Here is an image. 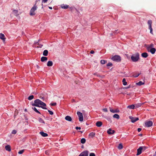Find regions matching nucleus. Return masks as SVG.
<instances>
[{
	"instance_id": "63",
	"label": "nucleus",
	"mask_w": 156,
	"mask_h": 156,
	"mask_svg": "<svg viewBox=\"0 0 156 156\" xmlns=\"http://www.w3.org/2000/svg\"><path fill=\"white\" fill-rule=\"evenodd\" d=\"M109 108L110 110V109H112V108H111V107H109Z\"/></svg>"
},
{
	"instance_id": "21",
	"label": "nucleus",
	"mask_w": 156,
	"mask_h": 156,
	"mask_svg": "<svg viewBox=\"0 0 156 156\" xmlns=\"http://www.w3.org/2000/svg\"><path fill=\"white\" fill-rule=\"evenodd\" d=\"M148 56V54L146 52H144L141 54V56L143 58H146Z\"/></svg>"
},
{
	"instance_id": "18",
	"label": "nucleus",
	"mask_w": 156,
	"mask_h": 156,
	"mask_svg": "<svg viewBox=\"0 0 156 156\" xmlns=\"http://www.w3.org/2000/svg\"><path fill=\"white\" fill-rule=\"evenodd\" d=\"M69 5L64 4H62L61 5V7L63 9H67L69 7Z\"/></svg>"
},
{
	"instance_id": "26",
	"label": "nucleus",
	"mask_w": 156,
	"mask_h": 156,
	"mask_svg": "<svg viewBox=\"0 0 156 156\" xmlns=\"http://www.w3.org/2000/svg\"><path fill=\"white\" fill-rule=\"evenodd\" d=\"M134 105H131L128 106L127 108L131 109H134L135 108Z\"/></svg>"
},
{
	"instance_id": "54",
	"label": "nucleus",
	"mask_w": 156,
	"mask_h": 156,
	"mask_svg": "<svg viewBox=\"0 0 156 156\" xmlns=\"http://www.w3.org/2000/svg\"><path fill=\"white\" fill-rule=\"evenodd\" d=\"M129 87H130V86H129V87H126L125 88H126V89H128V88H129Z\"/></svg>"
},
{
	"instance_id": "40",
	"label": "nucleus",
	"mask_w": 156,
	"mask_h": 156,
	"mask_svg": "<svg viewBox=\"0 0 156 156\" xmlns=\"http://www.w3.org/2000/svg\"><path fill=\"white\" fill-rule=\"evenodd\" d=\"M17 131L15 130H13L12 131V133L13 134H16V133Z\"/></svg>"
},
{
	"instance_id": "30",
	"label": "nucleus",
	"mask_w": 156,
	"mask_h": 156,
	"mask_svg": "<svg viewBox=\"0 0 156 156\" xmlns=\"http://www.w3.org/2000/svg\"><path fill=\"white\" fill-rule=\"evenodd\" d=\"M80 142L82 144H84L86 142V139L84 138H82Z\"/></svg>"
},
{
	"instance_id": "6",
	"label": "nucleus",
	"mask_w": 156,
	"mask_h": 156,
	"mask_svg": "<svg viewBox=\"0 0 156 156\" xmlns=\"http://www.w3.org/2000/svg\"><path fill=\"white\" fill-rule=\"evenodd\" d=\"M145 126L147 127H150L153 125V122L151 121H146L145 123Z\"/></svg>"
},
{
	"instance_id": "28",
	"label": "nucleus",
	"mask_w": 156,
	"mask_h": 156,
	"mask_svg": "<svg viewBox=\"0 0 156 156\" xmlns=\"http://www.w3.org/2000/svg\"><path fill=\"white\" fill-rule=\"evenodd\" d=\"M122 82L123 83V84L124 85H127V82L126 81V79L125 78H123L122 80Z\"/></svg>"
},
{
	"instance_id": "37",
	"label": "nucleus",
	"mask_w": 156,
	"mask_h": 156,
	"mask_svg": "<svg viewBox=\"0 0 156 156\" xmlns=\"http://www.w3.org/2000/svg\"><path fill=\"white\" fill-rule=\"evenodd\" d=\"M57 104L56 103L54 102V103H50V105L51 106H55Z\"/></svg>"
},
{
	"instance_id": "12",
	"label": "nucleus",
	"mask_w": 156,
	"mask_h": 156,
	"mask_svg": "<svg viewBox=\"0 0 156 156\" xmlns=\"http://www.w3.org/2000/svg\"><path fill=\"white\" fill-rule=\"evenodd\" d=\"M0 38L3 41H5V36L2 33L0 34Z\"/></svg>"
},
{
	"instance_id": "58",
	"label": "nucleus",
	"mask_w": 156,
	"mask_h": 156,
	"mask_svg": "<svg viewBox=\"0 0 156 156\" xmlns=\"http://www.w3.org/2000/svg\"><path fill=\"white\" fill-rule=\"evenodd\" d=\"M49 9H52V7H49Z\"/></svg>"
},
{
	"instance_id": "11",
	"label": "nucleus",
	"mask_w": 156,
	"mask_h": 156,
	"mask_svg": "<svg viewBox=\"0 0 156 156\" xmlns=\"http://www.w3.org/2000/svg\"><path fill=\"white\" fill-rule=\"evenodd\" d=\"M48 58L47 57L43 56L41 58V61L42 62H45L47 61Z\"/></svg>"
},
{
	"instance_id": "7",
	"label": "nucleus",
	"mask_w": 156,
	"mask_h": 156,
	"mask_svg": "<svg viewBox=\"0 0 156 156\" xmlns=\"http://www.w3.org/2000/svg\"><path fill=\"white\" fill-rule=\"evenodd\" d=\"M88 151H85L81 152L78 156H88Z\"/></svg>"
},
{
	"instance_id": "41",
	"label": "nucleus",
	"mask_w": 156,
	"mask_h": 156,
	"mask_svg": "<svg viewBox=\"0 0 156 156\" xmlns=\"http://www.w3.org/2000/svg\"><path fill=\"white\" fill-rule=\"evenodd\" d=\"M149 29L150 30V32L151 34H153V32H152V30H153V29H152V27H150V28H149Z\"/></svg>"
},
{
	"instance_id": "19",
	"label": "nucleus",
	"mask_w": 156,
	"mask_h": 156,
	"mask_svg": "<svg viewBox=\"0 0 156 156\" xmlns=\"http://www.w3.org/2000/svg\"><path fill=\"white\" fill-rule=\"evenodd\" d=\"M110 111L112 113H118L119 112V110L118 109H116L115 110L110 109Z\"/></svg>"
},
{
	"instance_id": "52",
	"label": "nucleus",
	"mask_w": 156,
	"mask_h": 156,
	"mask_svg": "<svg viewBox=\"0 0 156 156\" xmlns=\"http://www.w3.org/2000/svg\"><path fill=\"white\" fill-rule=\"evenodd\" d=\"M143 147V150H145L147 148V147Z\"/></svg>"
},
{
	"instance_id": "3",
	"label": "nucleus",
	"mask_w": 156,
	"mask_h": 156,
	"mask_svg": "<svg viewBox=\"0 0 156 156\" xmlns=\"http://www.w3.org/2000/svg\"><path fill=\"white\" fill-rule=\"evenodd\" d=\"M36 5V3H35L34 6L30 10V14L31 16H33L35 15L36 13L35 11L37 8Z\"/></svg>"
},
{
	"instance_id": "23",
	"label": "nucleus",
	"mask_w": 156,
	"mask_h": 156,
	"mask_svg": "<svg viewBox=\"0 0 156 156\" xmlns=\"http://www.w3.org/2000/svg\"><path fill=\"white\" fill-rule=\"evenodd\" d=\"M155 51L156 50L154 48H151L150 50V51L151 53L153 54L155 53Z\"/></svg>"
},
{
	"instance_id": "2",
	"label": "nucleus",
	"mask_w": 156,
	"mask_h": 156,
	"mask_svg": "<svg viewBox=\"0 0 156 156\" xmlns=\"http://www.w3.org/2000/svg\"><path fill=\"white\" fill-rule=\"evenodd\" d=\"M139 58V54L137 52L133 55L131 56V59L133 62H136L138 61Z\"/></svg>"
},
{
	"instance_id": "64",
	"label": "nucleus",
	"mask_w": 156,
	"mask_h": 156,
	"mask_svg": "<svg viewBox=\"0 0 156 156\" xmlns=\"http://www.w3.org/2000/svg\"><path fill=\"white\" fill-rule=\"evenodd\" d=\"M17 110H16L15 111V112H17Z\"/></svg>"
},
{
	"instance_id": "53",
	"label": "nucleus",
	"mask_w": 156,
	"mask_h": 156,
	"mask_svg": "<svg viewBox=\"0 0 156 156\" xmlns=\"http://www.w3.org/2000/svg\"><path fill=\"white\" fill-rule=\"evenodd\" d=\"M94 53V51L93 50L91 51L90 52V53L92 54H93Z\"/></svg>"
},
{
	"instance_id": "39",
	"label": "nucleus",
	"mask_w": 156,
	"mask_h": 156,
	"mask_svg": "<svg viewBox=\"0 0 156 156\" xmlns=\"http://www.w3.org/2000/svg\"><path fill=\"white\" fill-rule=\"evenodd\" d=\"M112 63H111V62H109L108 63V64H107V66H112Z\"/></svg>"
},
{
	"instance_id": "60",
	"label": "nucleus",
	"mask_w": 156,
	"mask_h": 156,
	"mask_svg": "<svg viewBox=\"0 0 156 156\" xmlns=\"http://www.w3.org/2000/svg\"><path fill=\"white\" fill-rule=\"evenodd\" d=\"M139 136H142V134H140L139 135Z\"/></svg>"
},
{
	"instance_id": "31",
	"label": "nucleus",
	"mask_w": 156,
	"mask_h": 156,
	"mask_svg": "<svg viewBox=\"0 0 156 156\" xmlns=\"http://www.w3.org/2000/svg\"><path fill=\"white\" fill-rule=\"evenodd\" d=\"M95 135V133L93 132H91V133H90L89 134V136H91L92 137L94 136Z\"/></svg>"
},
{
	"instance_id": "22",
	"label": "nucleus",
	"mask_w": 156,
	"mask_h": 156,
	"mask_svg": "<svg viewBox=\"0 0 156 156\" xmlns=\"http://www.w3.org/2000/svg\"><path fill=\"white\" fill-rule=\"evenodd\" d=\"M5 149L6 151H11V147L9 145H7L5 146Z\"/></svg>"
},
{
	"instance_id": "55",
	"label": "nucleus",
	"mask_w": 156,
	"mask_h": 156,
	"mask_svg": "<svg viewBox=\"0 0 156 156\" xmlns=\"http://www.w3.org/2000/svg\"><path fill=\"white\" fill-rule=\"evenodd\" d=\"M47 65L48 66H49V61H48L47 63Z\"/></svg>"
},
{
	"instance_id": "35",
	"label": "nucleus",
	"mask_w": 156,
	"mask_h": 156,
	"mask_svg": "<svg viewBox=\"0 0 156 156\" xmlns=\"http://www.w3.org/2000/svg\"><path fill=\"white\" fill-rule=\"evenodd\" d=\"M107 61L105 60H101V63L102 64H104Z\"/></svg>"
},
{
	"instance_id": "45",
	"label": "nucleus",
	"mask_w": 156,
	"mask_h": 156,
	"mask_svg": "<svg viewBox=\"0 0 156 156\" xmlns=\"http://www.w3.org/2000/svg\"><path fill=\"white\" fill-rule=\"evenodd\" d=\"M140 74H135L133 75V76L135 77H137Z\"/></svg>"
},
{
	"instance_id": "24",
	"label": "nucleus",
	"mask_w": 156,
	"mask_h": 156,
	"mask_svg": "<svg viewBox=\"0 0 156 156\" xmlns=\"http://www.w3.org/2000/svg\"><path fill=\"white\" fill-rule=\"evenodd\" d=\"M147 23L149 26V28H150V27L151 28V27H151V24L152 23V21L151 20H148V22H147Z\"/></svg>"
},
{
	"instance_id": "25",
	"label": "nucleus",
	"mask_w": 156,
	"mask_h": 156,
	"mask_svg": "<svg viewBox=\"0 0 156 156\" xmlns=\"http://www.w3.org/2000/svg\"><path fill=\"white\" fill-rule=\"evenodd\" d=\"M48 51L47 50H45L44 51L43 53V55L44 56H46L48 55Z\"/></svg>"
},
{
	"instance_id": "20",
	"label": "nucleus",
	"mask_w": 156,
	"mask_h": 156,
	"mask_svg": "<svg viewBox=\"0 0 156 156\" xmlns=\"http://www.w3.org/2000/svg\"><path fill=\"white\" fill-rule=\"evenodd\" d=\"M40 133L43 137H46L48 136V134L47 133H44L43 132H40Z\"/></svg>"
},
{
	"instance_id": "42",
	"label": "nucleus",
	"mask_w": 156,
	"mask_h": 156,
	"mask_svg": "<svg viewBox=\"0 0 156 156\" xmlns=\"http://www.w3.org/2000/svg\"><path fill=\"white\" fill-rule=\"evenodd\" d=\"M153 44H151V45L150 46H149V47L147 48V49L148 51H149V49L151 47H152L153 46Z\"/></svg>"
},
{
	"instance_id": "50",
	"label": "nucleus",
	"mask_w": 156,
	"mask_h": 156,
	"mask_svg": "<svg viewBox=\"0 0 156 156\" xmlns=\"http://www.w3.org/2000/svg\"><path fill=\"white\" fill-rule=\"evenodd\" d=\"M141 129L140 128H138L137 129V131L138 132H140L141 130Z\"/></svg>"
},
{
	"instance_id": "29",
	"label": "nucleus",
	"mask_w": 156,
	"mask_h": 156,
	"mask_svg": "<svg viewBox=\"0 0 156 156\" xmlns=\"http://www.w3.org/2000/svg\"><path fill=\"white\" fill-rule=\"evenodd\" d=\"M32 108L34 110L35 112L39 114H41L40 112L35 107H33Z\"/></svg>"
},
{
	"instance_id": "47",
	"label": "nucleus",
	"mask_w": 156,
	"mask_h": 156,
	"mask_svg": "<svg viewBox=\"0 0 156 156\" xmlns=\"http://www.w3.org/2000/svg\"><path fill=\"white\" fill-rule=\"evenodd\" d=\"M75 129L76 130H77V129H81V128L80 127H78V126H76V127Z\"/></svg>"
},
{
	"instance_id": "57",
	"label": "nucleus",
	"mask_w": 156,
	"mask_h": 156,
	"mask_svg": "<svg viewBox=\"0 0 156 156\" xmlns=\"http://www.w3.org/2000/svg\"><path fill=\"white\" fill-rule=\"evenodd\" d=\"M40 0H36V2L35 3H37V2H38V1H40Z\"/></svg>"
},
{
	"instance_id": "59",
	"label": "nucleus",
	"mask_w": 156,
	"mask_h": 156,
	"mask_svg": "<svg viewBox=\"0 0 156 156\" xmlns=\"http://www.w3.org/2000/svg\"><path fill=\"white\" fill-rule=\"evenodd\" d=\"M154 156H156V151H155V153H154Z\"/></svg>"
},
{
	"instance_id": "51",
	"label": "nucleus",
	"mask_w": 156,
	"mask_h": 156,
	"mask_svg": "<svg viewBox=\"0 0 156 156\" xmlns=\"http://www.w3.org/2000/svg\"><path fill=\"white\" fill-rule=\"evenodd\" d=\"M48 1V0H42V2L45 3Z\"/></svg>"
},
{
	"instance_id": "13",
	"label": "nucleus",
	"mask_w": 156,
	"mask_h": 156,
	"mask_svg": "<svg viewBox=\"0 0 156 156\" xmlns=\"http://www.w3.org/2000/svg\"><path fill=\"white\" fill-rule=\"evenodd\" d=\"M107 132L108 134H112L115 133V131L114 130H112L111 129H109L107 131Z\"/></svg>"
},
{
	"instance_id": "49",
	"label": "nucleus",
	"mask_w": 156,
	"mask_h": 156,
	"mask_svg": "<svg viewBox=\"0 0 156 156\" xmlns=\"http://www.w3.org/2000/svg\"><path fill=\"white\" fill-rule=\"evenodd\" d=\"M53 114V112L52 111L49 110V114L52 115Z\"/></svg>"
},
{
	"instance_id": "61",
	"label": "nucleus",
	"mask_w": 156,
	"mask_h": 156,
	"mask_svg": "<svg viewBox=\"0 0 156 156\" xmlns=\"http://www.w3.org/2000/svg\"><path fill=\"white\" fill-rule=\"evenodd\" d=\"M79 132H80V133H83V132L81 131H79Z\"/></svg>"
},
{
	"instance_id": "33",
	"label": "nucleus",
	"mask_w": 156,
	"mask_h": 156,
	"mask_svg": "<svg viewBox=\"0 0 156 156\" xmlns=\"http://www.w3.org/2000/svg\"><path fill=\"white\" fill-rule=\"evenodd\" d=\"M34 98V96L33 95H31L29 96L28 98V99L29 100H32Z\"/></svg>"
},
{
	"instance_id": "16",
	"label": "nucleus",
	"mask_w": 156,
	"mask_h": 156,
	"mask_svg": "<svg viewBox=\"0 0 156 156\" xmlns=\"http://www.w3.org/2000/svg\"><path fill=\"white\" fill-rule=\"evenodd\" d=\"M143 104V103H138L135 104L134 105L135 107V108H138L139 107H140Z\"/></svg>"
},
{
	"instance_id": "8",
	"label": "nucleus",
	"mask_w": 156,
	"mask_h": 156,
	"mask_svg": "<svg viewBox=\"0 0 156 156\" xmlns=\"http://www.w3.org/2000/svg\"><path fill=\"white\" fill-rule=\"evenodd\" d=\"M129 119H131V122L133 123H134L139 120V118L138 117L134 118L132 116H129Z\"/></svg>"
},
{
	"instance_id": "62",
	"label": "nucleus",
	"mask_w": 156,
	"mask_h": 156,
	"mask_svg": "<svg viewBox=\"0 0 156 156\" xmlns=\"http://www.w3.org/2000/svg\"><path fill=\"white\" fill-rule=\"evenodd\" d=\"M37 68H38L39 67V66H38V65H37Z\"/></svg>"
},
{
	"instance_id": "44",
	"label": "nucleus",
	"mask_w": 156,
	"mask_h": 156,
	"mask_svg": "<svg viewBox=\"0 0 156 156\" xmlns=\"http://www.w3.org/2000/svg\"><path fill=\"white\" fill-rule=\"evenodd\" d=\"M102 110L104 112H107L108 111V109L107 108H104L102 109Z\"/></svg>"
},
{
	"instance_id": "5",
	"label": "nucleus",
	"mask_w": 156,
	"mask_h": 156,
	"mask_svg": "<svg viewBox=\"0 0 156 156\" xmlns=\"http://www.w3.org/2000/svg\"><path fill=\"white\" fill-rule=\"evenodd\" d=\"M77 114L78 115L79 121L80 122L83 121V116L82 113L80 112H77Z\"/></svg>"
},
{
	"instance_id": "32",
	"label": "nucleus",
	"mask_w": 156,
	"mask_h": 156,
	"mask_svg": "<svg viewBox=\"0 0 156 156\" xmlns=\"http://www.w3.org/2000/svg\"><path fill=\"white\" fill-rule=\"evenodd\" d=\"M39 121L41 123H44V120L41 118H39Z\"/></svg>"
},
{
	"instance_id": "48",
	"label": "nucleus",
	"mask_w": 156,
	"mask_h": 156,
	"mask_svg": "<svg viewBox=\"0 0 156 156\" xmlns=\"http://www.w3.org/2000/svg\"><path fill=\"white\" fill-rule=\"evenodd\" d=\"M45 154L47 155L49 154V151L48 150L46 151H45Z\"/></svg>"
},
{
	"instance_id": "15",
	"label": "nucleus",
	"mask_w": 156,
	"mask_h": 156,
	"mask_svg": "<svg viewBox=\"0 0 156 156\" xmlns=\"http://www.w3.org/2000/svg\"><path fill=\"white\" fill-rule=\"evenodd\" d=\"M65 119L66 120L69 121V122H71L72 120V119L71 117L68 115L66 116V117H65Z\"/></svg>"
},
{
	"instance_id": "4",
	"label": "nucleus",
	"mask_w": 156,
	"mask_h": 156,
	"mask_svg": "<svg viewBox=\"0 0 156 156\" xmlns=\"http://www.w3.org/2000/svg\"><path fill=\"white\" fill-rule=\"evenodd\" d=\"M112 59L114 61L119 62L121 61V58L119 55H115L112 58Z\"/></svg>"
},
{
	"instance_id": "46",
	"label": "nucleus",
	"mask_w": 156,
	"mask_h": 156,
	"mask_svg": "<svg viewBox=\"0 0 156 156\" xmlns=\"http://www.w3.org/2000/svg\"><path fill=\"white\" fill-rule=\"evenodd\" d=\"M52 64L53 63L52 62L49 61V66H51Z\"/></svg>"
},
{
	"instance_id": "10",
	"label": "nucleus",
	"mask_w": 156,
	"mask_h": 156,
	"mask_svg": "<svg viewBox=\"0 0 156 156\" xmlns=\"http://www.w3.org/2000/svg\"><path fill=\"white\" fill-rule=\"evenodd\" d=\"M36 46L37 48H41L43 46V44L41 43V41L39 40L38 42L36 43Z\"/></svg>"
},
{
	"instance_id": "36",
	"label": "nucleus",
	"mask_w": 156,
	"mask_h": 156,
	"mask_svg": "<svg viewBox=\"0 0 156 156\" xmlns=\"http://www.w3.org/2000/svg\"><path fill=\"white\" fill-rule=\"evenodd\" d=\"M144 84V83L141 81H140L139 82L136 83V84L140 86Z\"/></svg>"
},
{
	"instance_id": "27",
	"label": "nucleus",
	"mask_w": 156,
	"mask_h": 156,
	"mask_svg": "<svg viewBox=\"0 0 156 156\" xmlns=\"http://www.w3.org/2000/svg\"><path fill=\"white\" fill-rule=\"evenodd\" d=\"M113 117L114 118H116L117 119H119V116L117 114H115L113 115Z\"/></svg>"
},
{
	"instance_id": "9",
	"label": "nucleus",
	"mask_w": 156,
	"mask_h": 156,
	"mask_svg": "<svg viewBox=\"0 0 156 156\" xmlns=\"http://www.w3.org/2000/svg\"><path fill=\"white\" fill-rule=\"evenodd\" d=\"M143 150V147H140L137 150V155H138L140 154L142 152V150Z\"/></svg>"
},
{
	"instance_id": "1",
	"label": "nucleus",
	"mask_w": 156,
	"mask_h": 156,
	"mask_svg": "<svg viewBox=\"0 0 156 156\" xmlns=\"http://www.w3.org/2000/svg\"><path fill=\"white\" fill-rule=\"evenodd\" d=\"M33 106L41 107L44 109H47L45 107L46 104L39 99L35 100L34 101V103L32 104Z\"/></svg>"
},
{
	"instance_id": "17",
	"label": "nucleus",
	"mask_w": 156,
	"mask_h": 156,
	"mask_svg": "<svg viewBox=\"0 0 156 156\" xmlns=\"http://www.w3.org/2000/svg\"><path fill=\"white\" fill-rule=\"evenodd\" d=\"M12 12L13 14L16 16H17L19 15L18 11L17 10H13Z\"/></svg>"
},
{
	"instance_id": "56",
	"label": "nucleus",
	"mask_w": 156,
	"mask_h": 156,
	"mask_svg": "<svg viewBox=\"0 0 156 156\" xmlns=\"http://www.w3.org/2000/svg\"><path fill=\"white\" fill-rule=\"evenodd\" d=\"M39 98H40L41 99H43V97H42L41 96H40Z\"/></svg>"
},
{
	"instance_id": "14",
	"label": "nucleus",
	"mask_w": 156,
	"mask_h": 156,
	"mask_svg": "<svg viewBox=\"0 0 156 156\" xmlns=\"http://www.w3.org/2000/svg\"><path fill=\"white\" fill-rule=\"evenodd\" d=\"M96 125L97 126L100 127L102 125V123L101 121H97L96 123Z\"/></svg>"
},
{
	"instance_id": "38",
	"label": "nucleus",
	"mask_w": 156,
	"mask_h": 156,
	"mask_svg": "<svg viewBox=\"0 0 156 156\" xmlns=\"http://www.w3.org/2000/svg\"><path fill=\"white\" fill-rule=\"evenodd\" d=\"M24 152V150H23L21 151H20L18 152V153L19 154H21L23 153Z\"/></svg>"
},
{
	"instance_id": "34",
	"label": "nucleus",
	"mask_w": 156,
	"mask_h": 156,
	"mask_svg": "<svg viewBox=\"0 0 156 156\" xmlns=\"http://www.w3.org/2000/svg\"><path fill=\"white\" fill-rule=\"evenodd\" d=\"M123 148V146L121 144H119L118 146V148L119 149H121Z\"/></svg>"
},
{
	"instance_id": "43",
	"label": "nucleus",
	"mask_w": 156,
	"mask_h": 156,
	"mask_svg": "<svg viewBox=\"0 0 156 156\" xmlns=\"http://www.w3.org/2000/svg\"><path fill=\"white\" fill-rule=\"evenodd\" d=\"M89 156H95V155L94 153H90Z\"/></svg>"
}]
</instances>
